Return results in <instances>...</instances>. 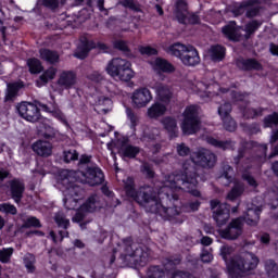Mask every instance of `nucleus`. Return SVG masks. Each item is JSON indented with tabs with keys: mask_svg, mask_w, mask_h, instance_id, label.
<instances>
[{
	"mask_svg": "<svg viewBox=\"0 0 278 278\" xmlns=\"http://www.w3.org/2000/svg\"><path fill=\"white\" fill-rule=\"evenodd\" d=\"M103 170L97 165L87 166L85 172L62 169L56 178V187L63 192V203L66 210H75L73 223H81L86 218V214L97 212L101 205L99 204V195H91L84 203L81 200V189L75 185L88 184V186H99L103 184Z\"/></svg>",
	"mask_w": 278,
	"mask_h": 278,
	"instance_id": "2",
	"label": "nucleus"
},
{
	"mask_svg": "<svg viewBox=\"0 0 278 278\" xmlns=\"http://www.w3.org/2000/svg\"><path fill=\"white\" fill-rule=\"evenodd\" d=\"M159 135L160 130L157 128H151L148 126H142L141 128L142 142H153Z\"/></svg>",
	"mask_w": 278,
	"mask_h": 278,
	"instance_id": "27",
	"label": "nucleus"
},
{
	"mask_svg": "<svg viewBox=\"0 0 278 278\" xmlns=\"http://www.w3.org/2000/svg\"><path fill=\"white\" fill-rule=\"evenodd\" d=\"M271 195L276 197V200L274 202H271V207H277V205H278V188H277V192L276 191L271 192Z\"/></svg>",
	"mask_w": 278,
	"mask_h": 278,
	"instance_id": "60",
	"label": "nucleus"
},
{
	"mask_svg": "<svg viewBox=\"0 0 278 278\" xmlns=\"http://www.w3.org/2000/svg\"><path fill=\"white\" fill-rule=\"evenodd\" d=\"M265 270L267 273V277L269 278H278V266L277 263L273 260L265 261Z\"/></svg>",
	"mask_w": 278,
	"mask_h": 278,
	"instance_id": "36",
	"label": "nucleus"
},
{
	"mask_svg": "<svg viewBox=\"0 0 278 278\" xmlns=\"http://www.w3.org/2000/svg\"><path fill=\"white\" fill-rule=\"evenodd\" d=\"M56 73H58V70L55 67L48 68L36 81V85L38 86V88H42V86H46V84H49L51 79H54Z\"/></svg>",
	"mask_w": 278,
	"mask_h": 278,
	"instance_id": "28",
	"label": "nucleus"
},
{
	"mask_svg": "<svg viewBox=\"0 0 278 278\" xmlns=\"http://www.w3.org/2000/svg\"><path fill=\"white\" fill-rule=\"evenodd\" d=\"M247 149H252V151L257 153V155L252 156L251 159H247V162L242 166V177L245 181H248L249 186L255 188L257 186V182L255 181V178L249 174V166L250 164L251 166H261V164H264V162H266V151H268V147L266 144H260L257 142L250 141L245 143V153Z\"/></svg>",
	"mask_w": 278,
	"mask_h": 278,
	"instance_id": "9",
	"label": "nucleus"
},
{
	"mask_svg": "<svg viewBox=\"0 0 278 278\" xmlns=\"http://www.w3.org/2000/svg\"><path fill=\"white\" fill-rule=\"evenodd\" d=\"M102 192L106 197H114V193L112 191H110V189L108 187H102Z\"/></svg>",
	"mask_w": 278,
	"mask_h": 278,
	"instance_id": "63",
	"label": "nucleus"
},
{
	"mask_svg": "<svg viewBox=\"0 0 278 278\" xmlns=\"http://www.w3.org/2000/svg\"><path fill=\"white\" fill-rule=\"evenodd\" d=\"M257 12H258L257 9L251 8V9L248 10L247 16H250V17H251V16H257Z\"/></svg>",
	"mask_w": 278,
	"mask_h": 278,
	"instance_id": "59",
	"label": "nucleus"
},
{
	"mask_svg": "<svg viewBox=\"0 0 278 278\" xmlns=\"http://www.w3.org/2000/svg\"><path fill=\"white\" fill-rule=\"evenodd\" d=\"M260 214H262V204H255L253 202L251 206H248V212L244 218L238 217L232 219L226 229L219 230V236L225 240H236V238L242 235V225L244 222L250 227H255L260 223Z\"/></svg>",
	"mask_w": 278,
	"mask_h": 278,
	"instance_id": "6",
	"label": "nucleus"
},
{
	"mask_svg": "<svg viewBox=\"0 0 278 278\" xmlns=\"http://www.w3.org/2000/svg\"><path fill=\"white\" fill-rule=\"evenodd\" d=\"M39 55L45 62H48V64H58V62H60V54L53 50L40 49Z\"/></svg>",
	"mask_w": 278,
	"mask_h": 278,
	"instance_id": "26",
	"label": "nucleus"
},
{
	"mask_svg": "<svg viewBox=\"0 0 278 278\" xmlns=\"http://www.w3.org/2000/svg\"><path fill=\"white\" fill-rule=\"evenodd\" d=\"M174 14L179 23H187L188 16L189 23H192L193 25L199 23V15H190V13L188 12V3H186V1L184 0H179L176 2V9Z\"/></svg>",
	"mask_w": 278,
	"mask_h": 278,
	"instance_id": "17",
	"label": "nucleus"
},
{
	"mask_svg": "<svg viewBox=\"0 0 278 278\" xmlns=\"http://www.w3.org/2000/svg\"><path fill=\"white\" fill-rule=\"evenodd\" d=\"M74 84H77V75H75L74 72L65 71L61 73L58 80V86H60L62 90H71Z\"/></svg>",
	"mask_w": 278,
	"mask_h": 278,
	"instance_id": "20",
	"label": "nucleus"
},
{
	"mask_svg": "<svg viewBox=\"0 0 278 278\" xmlns=\"http://www.w3.org/2000/svg\"><path fill=\"white\" fill-rule=\"evenodd\" d=\"M24 227H40V220L36 217H28L24 224Z\"/></svg>",
	"mask_w": 278,
	"mask_h": 278,
	"instance_id": "50",
	"label": "nucleus"
},
{
	"mask_svg": "<svg viewBox=\"0 0 278 278\" xmlns=\"http://www.w3.org/2000/svg\"><path fill=\"white\" fill-rule=\"evenodd\" d=\"M66 236H68V232H66L65 230L64 231H59V238L55 236V232H53V231L50 232V238L55 243L62 242V240H64V238H66Z\"/></svg>",
	"mask_w": 278,
	"mask_h": 278,
	"instance_id": "48",
	"label": "nucleus"
},
{
	"mask_svg": "<svg viewBox=\"0 0 278 278\" xmlns=\"http://www.w3.org/2000/svg\"><path fill=\"white\" fill-rule=\"evenodd\" d=\"M233 247L223 245L220 248V256L223 257L229 277L240 278L244 277L247 273L255 270V267L260 264V257L251 252H243L239 255H233Z\"/></svg>",
	"mask_w": 278,
	"mask_h": 278,
	"instance_id": "4",
	"label": "nucleus"
},
{
	"mask_svg": "<svg viewBox=\"0 0 278 278\" xmlns=\"http://www.w3.org/2000/svg\"><path fill=\"white\" fill-rule=\"evenodd\" d=\"M179 262H181V258L167 260V262L164 265L165 270H170V268H173V266H177Z\"/></svg>",
	"mask_w": 278,
	"mask_h": 278,
	"instance_id": "53",
	"label": "nucleus"
},
{
	"mask_svg": "<svg viewBox=\"0 0 278 278\" xmlns=\"http://www.w3.org/2000/svg\"><path fill=\"white\" fill-rule=\"evenodd\" d=\"M36 263V257L34 254H26L24 257V264L28 273H34V264Z\"/></svg>",
	"mask_w": 278,
	"mask_h": 278,
	"instance_id": "42",
	"label": "nucleus"
},
{
	"mask_svg": "<svg viewBox=\"0 0 278 278\" xmlns=\"http://www.w3.org/2000/svg\"><path fill=\"white\" fill-rule=\"evenodd\" d=\"M265 127H277L278 125V113H273L271 115L265 117Z\"/></svg>",
	"mask_w": 278,
	"mask_h": 278,
	"instance_id": "43",
	"label": "nucleus"
},
{
	"mask_svg": "<svg viewBox=\"0 0 278 278\" xmlns=\"http://www.w3.org/2000/svg\"><path fill=\"white\" fill-rule=\"evenodd\" d=\"M277 140H278V130L273 131L271 138H270V143L273 144V142H277Z\"/></svg>",
	"mask_w": 278,
	"mask_h": 278,
	"instance_id": "64",
	"label": "nucleus"
},
{
	"mask_svg": "<svg viewBox=\"0 0 278 278\" xmlns=\"http://www.w3.org/2000/svg\"><path fill=\"white\" fill-rule=\"evenodd\" d=\"M11 197L15 203H21L23 193L25 192V185L18 179H14L10 182Z\"/></svg>",
	"mask_w": 278,
	"mask_h": 278,
	"instance_id": "23",
	"label": "nucleus"
},
{
	"mask_svg": "<svg viewBox=\"0 0 278 278\" xmlns=\"http://www.w3.org/2000/svg\"><path fill=\"white\" fill-rule=\"evenodd\" d=\"M211 210H213V218L218 227L227 225L229 220L230 206L227 203H220L218 200L211 201Z\"/></svg>",
	"mask_w": 278,
	"mask_h": 278,
	"instance_id": "14",
	"label": "nucleus"
},
{
	"mask_svg": "<svg viewBox=\"0 0 278 278\" xmlns=\"http://www.w3.org/2000/svg\"><path fill=\"white\" fill-rule=\"evenodd\" d=\"M88 79H90V81H94L96 84H99V81L103 79V76H101L99 72H93L88 76Z\"/></svg>",
	"mask_w": 278,
	"mask_h": 278,
	"instance_id": "54",
	"label": "nucleus"
},
{
	"mask_svg": "<svg viewBox=\"0 0 278 278\" xmlns=\"http://www.w3.org/2000/svg\"><path fill=\"white\" fill-rule=\"evenodd\" d=\"M143 175H147V177H153L154 173H153V168L151 167V165H149V163H144L142 165V168H141Z\"/></svg>",
	"mask_w": 278,
	"mask_h": 278,
	"instance_id": "52",
	"label": "nucleus"
},
{
	"mask_svg": "<svg viewBox=\"0 0 278 278\" xmlns=\"http://www.w3.org/2000/svg\"><path fill=\"white\" fill-rule=\"evenodd\" d=\"M260 22L252 21L248 23L245 28L243 29L242 27H238L236 25V22H230L222 28V31L224 36H226V38L238 42L240 40H249L251 34H253V31H255L260 27Z\"/></svg>",
	"mask_w": 278,
	"mask_h": 278,
	"instance_id": "12",
	"label": "nucleus"
},
{
	"mask_svg": "<svg viewBox=\"0 0 278 278\" xmlns=\"http://www.w3.org/2000/svg\"><path fill=\"white\" fill-rule=\"evenodd\" d=\"M115 49H119V51H127V42L124 40H117L114 42Z\"/></svg>",
	"mask_w": 278,
	"mask_h": 278,
	"instance_id": "55",
	"label": "nucleus"
},
{
	"mask_svg": "<svg viewBox=\"0 0 278 278\" xmlns=\"http://www.w3.org/2000/svg\"><path fill=\"white\" fill-rule=\"evenodd\" d=\"M237 66L241 68V71H260V68H262V65L253 59H238Z\"/></svg>",
	"mask_w": 278,
	"mask_h": 278,
	"instance_id": "25",
	"label": "nucleus"
},
{
	"mask_svg": "<svg viewBox=\"0 0 278 278\" xmlns=\"http://www.w3.org/2000/svg\"><path fill=\"white\" fill-rule=\"evenodd\" d=\"M130 99L132 108L141 110V108H147L150 101H153V94L149 88L140 87L131 93Z\"/></svg>",
	"mask_w": 278,
	"mask_h": 278,
	"instance_id": "15",
	"label": "nucleus"
},
{
	"mask_svg": "<svg viewBox=\"0 0 278 278\" xmlns=\"http://www.w3.org/2000/svg\"><path fill=\"white\" fill-rule=\"evenodd\" d=\"M150 66L155 73H175V65H172L166 59H153L150 61Z\"/></svg>",
	"mask_w": 278,
	"mask_h": 278,
	"instance_id": "19",
	"label": "nucleus"
},
{
	"mask_svg": "<svg viewBox=\"0 0 278 278\" xmlns=\"http://www.w3.org/2000/svg\"><path fill=\"white\" fill-rule=\"evenodd\" d=\"M199 112H201V108L197 104L186 108L181 123V130L186 136H192V134H197L198 129H200L201 119L199 118Z\"/></svg>",
	"mask_w": 278,
	"mask_h": 278,
	"instance_id": "13",
	"label": "nucleus"
},
{
	"mask_svg": "<svg viewBox=\"0 0 278 278\" xmlns=\"http://www.w3.org/2000/svg\"><path fill=\"white\" fill-rule=\"evenodd\" d=\"M121 5L124 8H129V10H134V12H138L140 7L134 0H119Z\"/></svg>",
	"mask_w": 278,
	"mask_h": 278,
	"instance_id": "45",
	"label": "nucleus"
},
{
	"mask_svg": "<svg viewBox=\"0 0 278 278\" xmlns=\"http://www.w3.org/2000/svg\"><path fill=\"white\" fill-rule=\"evenodd\" d=\"M40 110L42 112H48L54 118H56V121H60V123L65 125V127H68L66 116H64V113H62V111L55 104H52V106H48L47 104H42L40 102H38L37 104L22 102L17 106V112L20 116H22V118H24L28 123H38V121H41V125L38 127L39 136H42L43 138H53V136H55V130H53V127L47 124V119L40 118Z\"/></svg>",
	"mask_w": 278,
	"mask_h": 278,
	"instance_id": "3",
	"label": "nucleus"
},
{
	"mask_svg": "<svg viewBox=\"0 0 278 278\" xmlns=\"http://www.w3.org/2000/svg\"><path fill=\"white\" fill-rule=\"evenodd\" d=\"M269 51L273 55H278V46L275 43H271L269 47Z\"/></svg>",
	"mask_w": 278,
	"mask_h": 278,
	"instance_id": "58",
	"label": "nucleus"
},
{
	"mask_svg": "<svg viewBox=\"0 0 278 278\" xmlns=\"http://www.w3.org/2000/svg\"><path fill=\"white\" fill-rule=\"evenodd\" d=\"M112 111V99L108 97L100 96L94 103V112L98 114H108Z\"/></svg>",
	"mask_w": 278,
	"mask_h": 278,
	"instance_id": "24",
	"label": "nucleus"
},
{
	"mask_svg": "<svg viewBox=\"0 0 278 278\" xmlns=\"http://www.w3.org/2000/svg\"><path fill=\"white\" fill-rule=\"evenodd\" d=\"M212 260H214V256L212 255V253H210V251H207V250H202V253H201V261H202L204 264H207V263H210Z\"/></svg>",
	"mask_w": 278,
	"mask_h": 278,
	"instance_id": "51",
	"label": "nucleus"
},
{
	"mask_svg": "<svg viewBox=\"0 0 278 278\" xmlns=\"http://www.w3.org/2000/svg\"><path fill=\"white\" fill-rule=\"evenodd\" d=\"M8 175H10V173H8V170L1 168L0 169V181H3V179H5V177H8Z\"/></svg>",
	"mask_w": 278,
	"mask_h": 278,
	"instance_id": "62",
	"label": "nucleus"
},
{
	"mask_svg": "<svg viewBox=\"0 0 278 278\" xmlns=\"http://www.w3.org/2000/svg\"><path fill=\"white\" fill-rule=\"evenodd\" d=\"M163 125L168 131L169 138H177V121H175L173 117H165L163 119Z\"/></svg>",
	"mask_w": 278,
	"mask_h": 278,
	"instance_id": "29",
	"label": "nucleus"
},
{
	"mask_svg": "<svg viewBox=\"0 0 278 278\" xmlns=\"http://www.w3.org/2000/svg\"><path fill=\"white\" fill-rule=\"evenodd\" d=\"M201 244H203V247H210V244H212V238L210 237H203L201 239Z\"/></svg>",
	"mask_w": 278,
	"mask_h": 278,
	"instance_id": "57",
	"label": "nucleus"
},
{
	"mask_svg": "<svg viewBox=\"0 0 278 278\" xmlns=\"http://www.w3.org/2000/svg\"><path fill=\"white\" fill-rule=\"evenodd\" d=\"M127 137H123V140H118V144H121V155H123V157H136L140 153V148L127 144Z\"/></svg>",
	"mask_w": 278,
	"mask_h": 278,
	"instance_id": "21",
	"label": "nucleus"
},
{
	"mask_svg": "<svg viewBox=\"0 0 278 278\" xmlns=\"http://www.w3.org/2000/svg\"><path fill=\"white\" fill-rule=\"evenodd\" d=\"M105 71L110 77L119 81H131L136 77V72L131 68V62L121 58L111 60Z\"/></svg>",
	"mask_w": 278,
	"mask_h": 278,
	"instance_id": "10",
	"label": "nucleus"
},
{
	"mask_svg": "<svg viewBox=\"0 0 278 278\" xmlns=\"http://www.w3.org/2000/svg\"><path fill=\"white\" fill-rule=\"evenodd\" d=\"M56 225L59 227H62L63 229H68V225H71V222L68 220V218H66V216H64V214L62 213H58L55 215V218H54Z\"/></svg>",
	"mask_w": 278,
	"mask_h": 278,
	"instance_id": "40",
	"label": "nucleus"
},
{
	"mask_svg": "<svg viewBox=\"0 0 278 278\" xmlns=\"http://www.w3.org/2000/svg\"><path fill=\"white\" fill-rule=\"evenodd\" d=\"M244 192V185L238 180H235V186L231 191L228 193V201H236Z\"/></svg>",
	"mask_w": 278,
	"mask_h": 278,
	"instance_id": "33",
	"label": "nucleus"
},
{
	"mask_svg": "<svg viewBox=\"0 0 278 278\" xmlns=\"http://www.w3.org/2000/svg\"><path fill=\"white\" fill-rule=\"evenodd\" d=\"M260 242L261 244H268V242H270V235L266 232L262 233L260 237Z\"/></svg>",
	"mask_w": 278,
	"mask_h": 278,
	"instance_id": "56",
	"label": "nucleus"
},
{
	"mask_svg": "<svg viewBox=\"0 0 278 278\" xmlns=\"http://www.w3.org/2000/svg\"><path fill=\"white\" fill-rule=\"evenodd\" d=\"M211 60L220 62L225 58V48L223 46H212L210 49Z\"/></svg>",
	"mask_w": 278,
	"mask_h": 278,
	"instance_id": "31",
	"label": "nucleus"
},
{
	"mask_svg": "<svg viewBox=\"0 0 278 278\" xmlns=\"http://www.w3.org/2000/svg\"><path fill=\"white\" fill-rule=\"evenodd\" d=\"M182 88L189 94H198V97L203 99V101H210L212 97H223V94L231 97L235 102L244 101V99H247V96L238 92L236 87L228 89L225 85L220 86L214 81H212V84H207L205 81L186 80Z\"/></svg>",
	"mask_w": 278,
	"mask_h": 278,
	"instance_id": "5",
	"label": "nucleus"
},
{
	"mask_svg": "<svg viewBox=\"0 0 278 278\" xmlns=\"http://www.w3.org/2000/svg\"><path fill=\"white\" fill-rule=\"evenodd\" d=\"M33 151L41 157H49L53 153V144L48 141L39 140L33 144Z\"/></svg>",
	"mask_w": 278,
	"mask_h": 278,
	"instance_id": "22",
	"label": "nucleus"
},
{
	"mask_svg": "<svg viewBox=\"0 0 278 278\" xmlns=\"http://www.w3.org/2000/svg\"><path fill=\"white\" fill-rule=\"evenodd\" d=\"M141 55H157V50L151 46H144L139 48Z\"/></svg>",
	"mask_w": 278,
	"mask_h": 278,
	"instance_id": "47",
	"label": "nucleus"
},
{
	"mask_svg": "<svg viewBox=\"0 0 278 278\" xmlns=\"http://www.w3.org/2000/svg\"><path fill=\"white\" fill-rule=\"evenodd\" d=\"M27 65L29 67L30 73H40L42 71V63L38 59H29L27 61Z\"/></svg>",
	"mask_w": 278,
	"mask_h": 278,
	"instance_id": "38",
	"label": "nucleus"
},
{
	"mask_svg": "<svg viewBox=\"0 0 278 278\" xmlns=\"http://www.w3.org/2000/svg\"><path fill=\"white\" fill-rule=\"evenodd\" d=\"M13 253H14V249H12V248H3L2 250H0V262L2 264H8V262H10Z\"/></svg>",
	"mask_w": 278,
	"mask_h": 278,
	"instance_id": "39",
	"label": "nucleus"
},
{
	"mask_svg": "<svg viewBox=\"0 0 278 278\" xmlns=\"http://www.w3.org/2000/svg\"><path fill=\"white\" fill-rule=\"evenodd\" d=\"M242 112H243L244 118H255V116L260 115V112L250 108L243 109Z\"/></svg>",
	"mask_w": 278,
	"mask_h": 278,
	"instance_id": "49",
	"label": "nucleus"
},
{
	"mask_svg": "<svg viewBox=\"0 0 278 278\" xmlns=\"http://www.w3.org/2000/svg\"><path fill=\"white\" fill-rule=\"evenodd\" d=\"M176 149L181 157L190 155V161L184 163L181 172L164 176L161 182H156V193L149 195L151 187H143L137 192L134 188V178L127 177L124 180V190L128 199L139 203L146 208V212L156 214L162 220H169V223H182L184 212H197L201 205L199 201L184 204L179 200L182 192H189L192 197H201V191L197 188L199 176L194 166L202 168L216 166V154L207 149L201 148L190 153V148L185 143L178 144Z\"/></svg>",
	"mask_w": 278,
	"mask_h": 278,
	"instance_id": "1",
	"label": "nucleus"
},
{
	"mask_svg": "<svg viewBox=\"0 0 278 278\" xmlns=\"http://www.w3.org/2000/svg\"><path fill=\"white\" fill-rule=\"evenodd\" d=\"M233 168L229 165L223 166V174L219 176V181H223L224 186H229L233 181Z\"/></svg>",
	"mask_w": 278,
	"mask_h": 278,
	"instance_id": "30",
	"label": "nucleus"
},
{
	"mask_svg": "<svg viewBox=\"0 0 278 278\" xmlns=\"http://www.w3.org/2000/svg\"><path fill=\"white\" fill-rule=\"evenodd\" d=\"M63 157H64V162H67V163L75 162V160L79 157V154L75 150H65Z\"/></svg>",
	"mask_w": 278,
	"mask_h": 278,
	"instance_id": "44",
	"label": "nucleus"
},
{
	"mask_svg": "<svg viewBox=\"0 0 278 278\" xmlns=\"http://www.w3.org/2000/svg\"><path fill=\"white\" fill-rule=\"evenodd\" d=\"M0 212H3L4 214H16V206L9 204V203H2L0 204Z\"/></svg>",
	"mask_w": 278,
	"mask_h": 278,
	"instance_id": "46",
	"label": "nucleus"
},
{
	"mask_svg": "<svg viewBox=\"0 0 278 278\" xmlns=\"http://www.w3.org/2000/svg\"><path fill=\"white\" fill-rule=\"evenodd\" d=\"M167 53L178 58L185 66H197L201 62L199 52L191 45L174 43L167 48Z\"/></svg>",
	"mask_w": 278,
	"mask_h": 278,
	"instance_id": "11",
	"label": "nucleus"
},
{
	"mask_svg": "<svg viewBox=\"0 0 278 278\" xmlns=\"http://www.w3.org/2000/svg\"><path fill=\"white\" fill-rule=\"evenodd\" d=\"M88 162H90V156L86 154L80 156L79 164H88Z\"/></svg>",
	"mask_w": 278,
	"mask_h": 278,
	"instance_id": "61",
	"label": "nucleus"
},
{
	"mask_svg": "<svg viewBox=\"0 0 278 278\" xmlns=\"http://www.w3.org/2000/svg\"><path fill=\"white\" fill-rule=\"evenodd\" d=\"M126 116H127V121L130 129H132V131L136 132V127H138V123H140V118L129 108H126Z\"/></svg>",
	"mask_w": 278,
	"mask_h": 278,
	"instance_id": "35",
	"label": "nucleus"
},
{
	"mask_svg": "<svg viewBox=\"0 0 278 278\" xmlns=\"http://www.w3.org/2000/svg\"><path fill=\"white\" fill-rule=\"evenodd\" d=\"M21 88H23L22 81L8 84L5 101H12V99L16 97V93L18 92V90H21Z\"/></svg>",
	"mask_w": 278,
	"mask_h": 278,
	"instance_id": "34",
	"label": "nucleus"
},
{
	"mask_svg": "<svg viewBox=\"0 0 278 278\" xmlns=\"http://www.w3.org/2000/svg\"><path fill=\"white\" fill-rule=\"evenodd\" d=\"M149 88L155 91L156 101L148 109L147 115L149 118H160L168 110V104L173 99V90L162 83H150Z\"/></svg>",
	"mask_w": 278,
	"mask_h": 278,
	"instance_id": "8",
	"label": "nucleus"
},
{
	"mask_svg": "<svg viewBox=\"0 0 278 278\" xmlns=\"http://www.w3.org/2000/svg\"><path fill=\"white\" fill-rule=\"evenodd\" d=\"M118 252L123 262L135 264V266H144L151 257L149 248L134 243L131 238L123 240L122 244L118 245Z\"/></svg>",
	"mask_w": 278,
	"mask_h": 278,
	"instance_id": "7",
	"label": "nucleus"
},
{
	"mask_svg": "<svg viewBox=\"0 0 278 278\" xmlns=\"http://www.w3.org/2000/svg\"><path fill=\"white\" fill-rule=\"evenodd\" d=\"M164 275H166V271H164L160 266H151L148 268L143 278H162Z\"/></svg>",
	"mask_w": 278,
	"mask_h": 278,
	"instance_id": "37",
	"label": "nucleus"
},
{
	"mask_svg": "<svg viewBox=\"0 0 278 278\" xmlns=\"http://www.w3.org/2000/svg\"><path fill=\"white\" fill-rule=\"evenodd\" d=\"M231 113V104L229 102H225L223 105L218 108V114L224 123V127L227 131H236V121L231 118L229 115Z\"/></svg>",
	"mask_w": 278,
	"mask_h": 278,
	"instance_id": "18",
	"label": "nucleus"
},
{
	"mask_svg": "<svg viewBox=\"0 0 278 278\" xmlns=\"http://www.w3.org/2000/svg\"><path fill=\"white\" fill-rule=\"evenodd\" d=\"M206 142L216 149H223L224 151L227 149H233V143L231 141H219L214 137H207Z\"/></svg>",
	"mask_w": 278,
	"mask_h": 278,
	"instance_id": "32",
	"label": "nucleus"
},
{
	"mask_svg": "<svg viewBox=\"0 0 278 278\" xmlns=\"http://www.w3.org/2000/svg\"><path fill=\"white\" fill-rule=\"evenodd\" d=\"M90 49H99L100 51H102V53H108V46H105V43H96L94 41L84 39L80 41V45L78 46L77 51L74 55L79 60H84L88 55Z\"/></svg>",
	"mask_w": 278,
	"mask_h": 278,
	"instance_id": "16",
	"label": "nucleus"
},
{
	"mask_svg": "<svg viewBox=\"0 0 278 278\" xmlns=\"http://www.w3.org/2000/svg\"><path fill=\"white\" fill-rule=\"evenodd\" d=\"M66 0H42V4L46 8H50V10H55V8H60V5H64Z\"/></svg>",
	"mask_w": 278,
	"mask_h": 278,
	"instance_id": "41",
	"label": "nucleus"
}]
</instances>
